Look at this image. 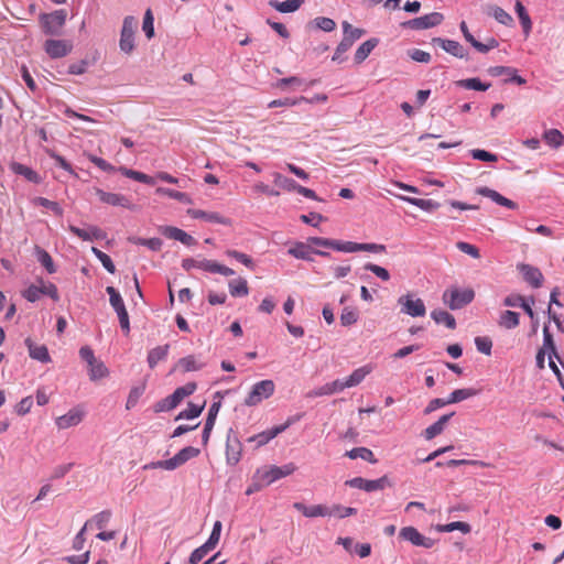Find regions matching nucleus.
<instances>
[{"mask_svg": "<svg viewBox=\"0 0 564 564\" xmlns=\"http://www.w3.org/2000/svg\"><path fill=\"white\" fill-rule=\"evenodd\" d=\"M296 470V466L293 463L285 464L283 466H267L256 471L254 478L259 482V487H265L272 482L292 475Z\"/></svg>", "mask_w": 564, "mask_h": 564, "instance_id": "f257e3e1", "label": "nucleus"}, {"mask_svg": "<svg viewBox=\"0 0 564 564\" xmlns=\"http://www.w3.org/2000/svg\"><path fill=\"white\" fill-rule=\"evenodd\" d=\"M475 297V292L470 288L459 289L456 286H452L444 291L442 295V301L445 305H447L451 310H460L464 306L468 305L473 302Z\"/></svg>", "mask_w": 564, "mask_h": 564, "instance_id": "f03ea898", "label": "nucleus"}, {"mask_svg": "<svg viewBox=\"0 0 564 564\" xmlns=\"http://www.w3.org/2000/svg\"><path fill=\"white\" fill-rule=\"evenodd\" d=\"M138 28V21L132 15H127L123 19L122 28L120 32V40H119V47L121 52H123L127 55L132 54L134 51L135 44H134V34L135 30Z\"/></svg>", "mask_w": 564, "mask_h": 564, "instance_id": "7ed1b4c3", "label": "nucleus"}, {"mask_svg": "<svg viewBox=\"0 0 564 564\" xmlns=\"http://www.w3.org/2000/svg\"><path fill=\"white\" fill-rule=\"evenodd\" d=\"M275 390V384L272 380H262L254 383L251 391L245 399V404L248 406H254L262 400L270 398Z\"/></svg>", "mask_w": 564, "mask_h": 564, "instance_id": "20e7f679", "label": "nucleus"}, {"mask_svg": "<svg viewBox=\"0 0 564 564\" xmlns=\"http://www.w3.org/2000/svg\"><path fill=\"white\" fill-rule=\"evenodd\" d=\"M66 11L61 9L52 13H43L40 15V22L45 34L57 35L66 21Z\"/></svg>", "mask_w": 564, "mask_h": 564, "instance_id": "39448f33", "label": "nucleus"}, {"mask_svg": "<svg viewBox=\"0 0 564 564\" xmlns=\"http://www.w3.org/2000/svg\"><path fill=\"white\" fill-rule=\"evenodd\" d=\"M333 249L341 252L368 251L373 253H382L386 251V246L378 243H358L352 241L334 240Z\"/></svg>", "mask_w": 564, "mask_h": 564, "instance_id": "423d86ee", "label": "nucleus"}, {"mask_svg": "<svg viewBox=\"0 0 564 564\" xmlns=\"http://www.w3.org/2000/svg\"><path fill=\"white\" fill-rule=\"evenodd\" d=\"M346 486L351 488L362 489L367 492L378 491L384 489L389 485V480L387 476H382L381 478L369 480L362 477H355L345 482Z\"/></svg>", "mask_w": 564, "mask_h": 564, "instance_id": "0eeeda50", "label": "nucleus"}, {"mask_svg": "<svg viewBox=\"0 0 564 564\" xmlns=\"http://www.w3.org/2000/svg\"><path fill=\"white\" fill-rule=\"evenodd\" d=\"M43 48L51 58L67 56L73 50V43L67 40H46Z\"/></svg>", "mask_w": 564, "mask_h": 564, "instance_id": "6e6552de", "label": "nucleus"}, {"mask_svg": "<svg viewBox=\"0 0 564 564\" xmlns=\"http://www.w3.org/2000/svg\"><path fill=\"white\" fill-rule=\"evenodd\" d=\"M398 302L402 306V313L412 317L424 316L426 313L424 302L421 299H414L411 294L399 297Z\"/></svg>", "mask_w": 564, "mask_h": 564, "instance_id": "1a4fd4ad", "label": "nucleus"}, {"mask_svg": "<svg viewBox=\"0 0 564 564\" xmlns=\"http://www.w3.org/2000/svg\"><path fill=\"white\" fill-rule=\"evenodd\" d=\"M85 417V411L80 406L72 408L67 413L57 416L55 424L58 430L77 426Z\"/></svg>", "mask_w": 564, "mask_h": 564, "instance_id": "9d476101", "label": "nucleus"}, {"mask_svg": "<svg viewBox=\"0 0 564 564\" xmlns=\"http://www.w3.org/2000/svg\"><path fill=\"white\" fill-rule=\"evenodd\" d=\"M400 538L405 541H409L415 546H422L425 549H431L434 545V540L421 534L416 528L414 527H404L400 530Z\"/></svg>", "mask_w": 564, "mask_h": 564, "instance_id": "9b49d317", "label": "nucleus"}, {"mask_svg": "<svg viewBox=\"0 0 564 564\" xmlns=\"http://www.w3.org/2000/svg\"><path fill=\"white\" fill-rule=\"evenodd\" d=\"M443 20L444 17L442 13L432 12L423 17L410 20L405 22L403 25L409 26L413 30H425L441 24Z\"/></svg>", "mask_w": 564, "mask_h": 564, "instance_id": "f8f14e48", "label": "nucleus"}, {"mask_svg": "<svg viewBox=\"0 0 564 564\" xmlns=\"http://www.w3.org/2000/svg\"><path fill=\"white\" fill-rule=\"evenodd\" d=\"M95 195L99 198L100 202L107 205L121 206L127 209H133V204L127 196L122 194L109 193L101 188H95Z\"/></svg>", "mask_w": 564, "mask_h": 564, "instance_id": "ddd939ff", "label": "nucleus"}, {"mask_svg": "<svg viewBox=\"0 0 564 564\" xmlns=\"http://www.w3.org/2000/svg\"><path fill=\"white\" fill-rule=\"evenodd\" d=\"M460 31L465 37V40L470 43V45L480 53H487L492 48H496L499 44L498 41L494 37H489L486 43H481L477 41L474 35L469 32L467 24L465 21L460 22Z\"/></svg>", "mask_w": 564, "mask_h": 564, "instance_id": "4468645a", "label": "nucleus"}, {"mask_svg": "<svg viewBox=\"0 0 564 564\" xmlns=\"http://www.w3.org/2000/svg\"><path fill=\"white\" fill-rule=\"evenodd\" d=\"M293 508L306 518L332 517L329 507L325 505L306 506L303 502H294Z\"/></svg>", "mask_w": 564, "mask_h": 564, "instance_id": "2eb2a0df", "label": "nucleus"}, {"mask_svg": "<svg viewBox=\"0 0 564 564\" xmlns=\"http://www.w3.org/2000/svg\"><path fill=\"white\" fill-rule=\"evenodd\" d=\"M289 254L293 256L296 259L308 260L312 261V253H315L321 257H329V252L322 250H314L310 247L308 243L296 242L292 248L289 249Z\"/></svg>", "mask_w": 564, "mask_h": 564, "instance_id": "dca6fc26", "label": "nucleus"}, {"mask_svg": "<svg viewBox=\"0 0 564 564\" xmlns=\"http://www.w3.org/2000/svg\"><path fill=\"white\" fill-rule=\"evenodd\" d=\"M476 193L478 195L488 197L496 204L507 207L509 209H516L518 207L517 203L502 196L500 193H498L497 191L491 189L489 187H486V186L477 187Z\"/></svg>", "mask_w": 564, "mask_h": 564, "instance_id": "f3484780", "label": "nucleus"}, {"mask_svg": "<svg viewBox=\"0 0 564 564\" xmlns=\"http://www.w3.org/2000/svg\"><path fill=\"white\" fill-rule=\"evenodd\" d=\"M291 423H292V421L288 420L282 425L275 426V427H273L271 430L261 432V433H259L257 435H253V436L249 437L248 442H257V446H263L267 443H269L272 438L278 436L280 433L285 431L290 426Z\"/></svg>", "mask_w": 564, "mask_h": 564, "instance_id": "a211bd4d", "label": "nucleus"}, {"mask_svg": "<svg viewBox=\"0 0 564 564\" xmlns=\"http://www.w3.org/2000/svg\"><path fill=\"white\" fill-rule=\"evenodd\" d=\"M69 231L76 235L84 241L101 240L106 238V232L96 226H89L87 229H82L76 226H69Z\"/></svg>", "mask_w": 564, "mask_h": 564, "instance_id": "6ab92c4d", "label": "nucleus"}, {"mask_svg": "<svg viewBox=\"0 0 564 564\" xmlns=\"http://www.w3.org/2000/svg\"><path fill=\"white\" fill-rule=\"evenodd\" d=\"M161 232L166 238L177 240L185 246H193L196 243V240L191 235L177 227L165 226L161 228Z\"/></svg>", "mask_w": 564, "mask_h": 564, "instance_id": "aec40b11", "label": "nucleus"}, {"mask_svg": "<svg viewBox=\"0 0 564 564\" xmlns=\"http://www.w3.org/2000/svg\"><path fill=\"white\" fill-rule=\"evenodd\" d=\"M241 451L242 448L239 440L236 436H228L226 443V459L229 465L235 466L239 463L241 458Z\"/></svg>", "mask_w": 564, "mask_h": 564, "instance_id": "412c9836", "label": "nucleus"}, {"mask_svg": "<svg viewBox=\"0 0 564 564\" xmlns=\"http://www.w3.org/2000/svg\"><path fill=\"white\" fill-rule=\"evenodd\" d=\"M519 270L521 271L524 280L533 288H540L542 285L543 274L538 268L530 264H520Z\"/></svg>", "mask_w": 564, "mask_h": 564, "instance_id": "4be33fe9", "label": "nucleus"}, {"mask_svg": "<svg viewBox=\"0 0 564 564\" xmlns=\"http://www.w3.org/2000/svg\"><path fill=\"white\" fill-rule=\"evenodd\" d=\"M492 76H501L502 73L507 74L505 83H516L518 85H524L527 80L517 74V69L508 66H495L489 69Z\"/></svg>", "mask_w": 564, "mask_h": 564, "instance_id": "5701e85b", "label": "nucleus"}, {"mask_svg": "<svg viewBox=\"0 0 564 564\" xmlns=\"http://www.w3.org/2000/svg\"><path fill=\"white\" fill-rule=\"evenodd\" d=\"M25 345L29 349V355L31 358L39 360L41 362L51 361V357L45 345H36L32 341L31 338L25 339Z\"/></svg>", "mask_w": 564, "mask_h": 564, "instance_id": "b1692460", "label": "nucleus"}, {"mask_svg": "<svg viewBox=\"0 0 564 564\" xmlns=\"http://www.w3.org/2000/svg\"><path fill=\"white\" fill-rule=\"evenodd\" d=\"M198 269L212 272L219 273L225 276H230L235 274V271L226 265L219 264L216 261L203 259L199 261Z\"/></svg>", "mask_w": 564, "mask_h": 564, "instance_id": "393cba45", "label": "nucleus"}, {"mask_svg": "<svg viewBox=\"0 0 564 564\" xmlns=\"http://www.w3.org/2000/svg\"><path fill=\"white\" fill-rule=\"evenodd\" d=\"M305 0H285V1H278V0H270L269 6L276 11L281 13H291L297 11Z\"/></svg>", "mask_w": 564, "mask_h": 564, "instance_id": "a878e982", "label": "nucleus"}, {"mask_svg": "<svg viewBox=\"0 0 564 564\" xmlns=\"http://www.w3.org/2000/svg\"><path fill=\"white\" fill-rule=\"evenodd\" d=\"M188 214L193 218H202V219H204V220H206L208 223H215V224H221V225H229L230 224L228 218L223 217L218 213H208V212H204V210H200V209H189Z\"/></svg>", "mask_w": 564, "mask_h": 564, "instance_id": "bb28decb", "label": "nucleus"}, {"mask_svg": "<svg viewBox=\"0 0 564 564\" xmlns=\"http://www.w3.org/2000/svg\"><path fill=\"white\" fill-rule=\"evenodd\" d=\"M10 169L13 173L24 176L28 181L39 184L41 182L40 175L31 167L19 162H11Z\"/></svg>", "mask_w": 564, "mask_h": 564, "instance_id": "cd10ccee", "label": "nucleus"}, {"mask_svg": "<svg viewBox=\"0 0 564 564\" xmlns=\"http://www.w3.org/2000/svg\"><path fill=\"white\" fill-rule=\"evenodd\" d=\"M434 41L437 42L444 51L455 57L464 58L467 55L464 47L457 41L444 39H434Z\"/></svg>", "mask_w": 564, "mask_h": 564, "instance_id": "c85d7f7f", "label": "nucleus"}, {"mask_svg": "<svg viewBox=\"0 0 564 564\" xmlns=\"http://www.w3.org/2000/svg\"><path fill=\"white\" fill-rule=\"evenodd\" d=\"M514 11L520 20L524 36L528 37L532 30V21H531L529 13L527 12L523 3L520 0L516 1Z\"/></svg>", "mask_w": 564, "mask_h": 564, "instance_id": "c756f323", "label": "nucleus"}, {"mask_svg": "<svg viewBox=\"0 0 564 564\" xmlns=\"http://www.w3.org/2000/svg\"><path fill=\"white\" fill-rule=\"evenodd\" d=\"M453 415L454 413L442 415L435 423H433L432 425L424 430V437L426 440H432L435 436L440 435L444 431L446 423Z\"/></svg>", "mask_w": 564, "mask_h": 564, "instance_id": "7c9ffc66", "label": "nucleus"}, {"mask_svg": "<svg viewBox=\"0 0 564 564\" xmlns=\"http://www.w3.org/2000/svg\"><path fill=\"white\" fill-rule=\"evenodd\" d=\"M195 390H196V383L188 382V383L177 388L171 395H169L170 402L172 403V405H178L184 398L194 393Z\"/></svg>", "mask_w": 564, "mask_h": 564, "instance_id": "2f4dec72", "label": "nucleus"}, {"mask_svg": "<svg viewBox=\"0 0 564 564\" xmlns=\"http://www.w3.org/2000/svg\"><path fill=\"white\" fill-rule=\"evenodd\" d=\"M203 368V364L199 362L195 356L189 355L181 358L174 366L173 370L181 369L183 372L197 371Z\"/></svg>", "mask_w": 564, "mask_h": 564, "instance_id": "473e14b6", "label": "nucleus"}, {"mask_svg": "<svg viewBox=\"0 0 564 564\" xmlns=\"http://www.w3.org/2000/svg\"><path fill=\"white\" fill-rule=\"evenodd\" d=\"M372 369L373 367L371 365H366L354 370L352 373L345 380V386H347V388L358 386L366 378V376L372 371Z\"/></svg>", "mask_w": 564, "mask_h": 564, "instance_id": "72a5a7b5", "label": "nucleus"}, {"mask_svg": "<svg viewBox=\"0 0 564 564\" xmlns=\"http://www.w3.org/2000/svg\"><path fill=\"white\" fill-rule=\"evenodd\" d=\"M378 39L375 37L364 42L355 53V62L357 64L362 63L369 56L372 50L378 45Z\"/></svg>", "mask_w": 564, "mask_h": 564, "instance_id": "f704fd0d", "label": "nucleus"}, {"mask_svg": "<svg viewBox=\"0 0 564 564\" xmlns=\"http://www.w3.org/2000/svg\"><path fill=\"white\" fill-rule=\"evenodd\" d=\"M170 345L158 346L151 349L148 354V364L150 368H154L159 361L167 357Z\"/></svg>", "mask_w": 564, "mask_h": 564, "instance_id": "c9c22d12", "label": "nucleus"}, {"mask_svg": "<svg viewBox=\"0 0 564 564\" xmlns=\"http://www.w3.org/2000/svg\"><path fill=\"white\" fill-rule=\"evenodd\" d=\"M229 292L234 297L247 296L249 294L248 282L243 278H238L229 282Z\"/></svg>", "mask_w": 564, "mask_h": 564, "instance_id": "e433bc0d", "label": "nucleus"}, {"mask_svg": "<svg viewBox=\"0 0 564 564\" xmlns=\"http://www.w3.org/2000/svg\"><path fill=\"white\" fill-rule=\"evenodd\" d=\"M431 317L437 324H444L447 328L454 329L456 327L455 317L444 310H434L431 313Z\"/></svg>", "mask_w": 564, "mask_h": 564, "instance_id": "4c0bfd02", "label": "nucleus"}, {"mask_svg": "<svg viewBox=\"0 0 564 564\" xmlns=\"http://www.w3.org/2000/svg\"><path fill=\"white\" fill-rule=\"evenodd\" d=\"M488 14L494 17L496 21L503 25L511 26L513 24L512 17L506 10L498 6H489Z\"/></svg>", "mask_w": 564, "mask_h": 564, "instance_id": "58836bf2", "label": "nucleus"}, {"mask_svg": "<svg viewBox=\"0 0 564 564\" xmlns=\"http://www.w3.org/2000/svg\"><path fill=\"white\" fill-rule=\"evenodd\" d=\"M400 199L405 200L423 210H435L440 207V204L432 199H423V198H414V197H408V196H398Z\"/></svg>", "mask_w": 564, "mask_h": 564, "instance_id": "ea45409f", "label": "nucleus"}, {"mask_svg": "<svg viewBox=\"0 0 564 564\" xmlns=\"http://www.w3.org/2000/svg\"><path fill=\"white\" fill-rule=\"evenodd\" d=\"M119 172L122 175H124L126 177L132 178L134 181L144 183V184H148V185H153L154 184V177H152V176H150V175H148L145 173H142V172H139V171H134V170H131V169H127L124 166L119 167Z\"/></svg>", "mask_w": 564, "mask_h": 564, "instance_id": "a19ab883", "label": "nucleus"}, {"mask_svg": "<svg viewBox=\"0 0 564 564\" xmlns=\"http://www.w3.org/2000/svg\"><path fill=\"white\" fill-rule=\"evenodd\" d=\"M519 323V314L513 311L502 312L498 321L499 326L506 329L516 328Z\"/></svg>", "mask_w": 564, "mask_h": 564, "instance_id": "79ce46f5", "label": "nucleus"}, {"mask_svg": "<svg viewBox=\"0 0 564 564\" xmlns=\"http://www.w3.org/2000/svg\"><path fill=\"white\" fill-rule=\"evenodd\" d=\"M272 176H273L274 184L279 188H281L282 191H285V192H295V189L297 187V183L294 180L289 178L279 172H274L272 174Z\"/></svg>", "mask_w": 564, "mask_h": 564, "instance_id": "37998d69", "label": "nucleus"}, {"mask_svg": "<svg viewBox=\"0 0 564 564\" xmlns=\"http://www.w3.org/2000/svg\"><path fill=\"white\" fill-rule=\"evenodd\" d=\"M346 388H347V386H345V381L335 380L333 382L326 383L323 387L318 388L314 392V394L315 395H329V394L340 392Z\"/></svg>", "mask_w": 564, "mask_h": 564, "instance_id": "c03bdc74", "label": "nucleus"}, {"mask_svg": "<svg viewBox=\"0 0 564 564\" xmlns=\"http://www.w3.org/2000/svg\"><path fill=\"white\" fill-rule=\"evenodd\" d=\"M346 456H348L351 459L361 458L371 464L377 463V459H376L373 453L369 448H366V447L352 448L346 453Z\"/></svg>", "mask_w": 564, "mask_h": 564, "instance_id": "a18cd8bd", "label": "nucleus"}, {"mask_svg": "<svg viewBox=\"0 0 564 564\" xmlns=\"http://www.w3.org/2000/svg\"><path fill=\"white\" fill-rule=\"evenodd\" d=\"M544 141L554 148H558L564 144V135L557 129H550L543 133Z\"/></svg>", "mask_w": 564, "mask_h": 564, "instance_id": "49530a36", "label": "nucleus"}, {"mask_svg": "<svg viewBox=\"0 0 564 564\" xmlns=\"http://www.w3.org/2000/svg\"><path fill=\"white\" fill-rule=\"evenodd\" d=\"M476 394L477 391L470 388L457 389L449 394V397L447 398V402H449V404L457 403L468 398H471Z\"/></svg>", "mask_w": 564, "mask_h": 564, "instance_id": "de8ad7c7", "label": "nucleus"}, {"mask_svg": "<svg viewBox=\"0 0 564 564\" xmlns=\"http://www.w3.org/2000/svg\"><path fill=\"white\" fill-rule=\"evenodd\" d=\"M106 292L109 295V302L116 313L126 308L124 302L120 295V293L113 286H107Z\"/></svg>", "mask_w": 564, "mask_h": 564, "instance_id": "09e8293b", "label": "nucleus"}, {"mask_svg": "<svg viewBox=\"0 0 564 564\" xmlns=\"http://www.w3.org/2000/svg\"><path fill=\"white\" fill-rule=\"evenodd\" d=\"M343 30H344V40H348L350 44H354V42L358 39H360L365 34V30L354 28L350 23L344 22L343 23Z\"/></svg>", "mask_w": 564, "mask_h": 564, "instance_id": "8fccbe9b", "label": "nucleus"}, {"mask_svg": "<svg viewBox=\"0 0 564 564\" xmlns=\"http://www.w3.org/2000/svg\"><path fill=\"white\" fill-rule=\"evenodd\" d=\"M129 241L134 245L145 246L153 251L161 250L162 245H163V242L160 238L144 239V238L132 237V238H129Z\"/></svg>", "mask_w": 564, "mask_h": 564, "instance_id": "3c124183", "label": "nucleus"}, {"mask_svg": "<svg viewBox=\"0 0 564 564\" xmlns=\"http://www.w3.org/2000/svg\"><path fill=\"white\" fill-rule=\"evenodd\" d=\"M88 367H89V378L91 380H98L108 375V370H107L106 366L104 365V362L98 361L97 359L95 360L94 364H89Z\"/></svg>", "mask_w": 564, "mask_h": 564, "instance_id": "603ef678", "label": "nucleus"}, {"mask_svg": "<svg viewBox=\"0 0 564 564\" xmlns=\"http://www.w3.org/2000/svg\"><path fill=\"white\" fill-rule=\"evenodd\" d=\"M91 252L95 254V257L101 262V264L104 265V268L109 272V273H115L116 272V267L111 260V258L102 252L101 250H99L98 248L96 247H93L91 248Z\"/></svg>", "mask_w": 564, "mask_h": 564, "instance_id": "864d4df0", "label": "nucleus"}, {"mask_svg": "<svg viewBox=\"0 0 564 564\" xmlns=\"http://www.w3.org/2000/svg\"><path fill=\"white\" fill-rule=\"evenodd\" d=\"M111 518L110 511H101L97 513L91 520H88L86 523H90L89 528L96 527L98 530L104 529Z\"/></svg>", "mask_w": 564, "mask_h": 564, "instance_id": "5fc2aeb1", "label": "nucleus"}, {"mask_svg": "<svg viewBox=\"0 0 564 564\" xmlns=\"http://www.w3.org/2000/svg\"><path fill=\"white\" fill-rule=\"evenodd\" d=\"M203 409H204V404L196 405V404L189 403L185 410L180 412V414L177 415L176 420H182V419L191 420V419H195V417L199 416V414L202 413Z\"/></svg>", "mask_w": 564, "mask_h": 564, "instance_id": "6e6d98bb", "label": "nucleus"}, {"mask_svg": "<svg viewBox=\"0 0 564 564\" xmlns=\"http://www.w3.org/2000/svg\"><path fill=\"white\" fill-rule=\"evenodd\" d=\"M457 85L460 87H464L466 89H474V90H480V91H485L490 87L489 84H482L478 78L463 79V80H459L457 83Z\"/></svg>", "mask_w": 564, "mask_h": 564, "instance_id": "4d7b16f0", "label": "nucleus"}, {"mask_svg": "<svg viewBox=\"0 0 564 564\" xmlns=\"http://www.w3.org/2000/svg\"><path fill=\"white\" fill-rule=\"evenodd\" d=\"M154 18L151 9H148L143 17L142 30L145 36L150 40L154 36Z\"/></svg>", "mask_w": 564, "mask_h": 564, "instance_id": "13d9d810", "label": "nucleus"}, {"mask_svg": "<svg viewBox=\"0 0 564 564\" xmlns=\"http://www.w3.org/2000/svg\"><path fill=\"white\" fill-rule=\"evenodd\" d=\"M226 254L230 258L236 259L249 269H254V262L251 257L237 250H227Z\"/></svg>", "mask_w": 564, "mask_h": 564, "instance_id": "bf43d9fd", "label": "nucleus"}, {"mask_svg": "<svg viewBox=\"0 0 564 564\" xmlns=\"http://www.w3.org/2000/svg\"><path fill=\"white\" fill-rule=\"evenodd\" d=\"M37 260L47 270L48 273H54L56 271L53 259L47 251L39 249Z\"/></svg>", "mask_w": 564, "mask_h": 564, "instance_id": "052dcab7", "label": "nucleus"}, {"mask_svg": "<svg viewBox=\"0 0 564 564\" xmlns=\"http://www.w3.org/2000/svg\"><path fill=\"white\" fill-rule=\"evenodd\" d=\"M34 204L51 209L57 216L63 215V208L56 202L50 200L44 197H36L34 199Z\"/></svg>", "mask_w": 564, "mask_h": 564, "instance_id": "680f3d73", "label": "nucleus"}, {"mask_svg": "<svg viewBox=\"0 0 564 564\" xmlns=\"http://www.w3.org/2000/svg\"><path fill=\"white\" fill-rule=\"evenodd\" d=\"M475 345L478 351L489 356L491 354L492 340L487 336H478L475 338Z\"/></svg>", "mask_w": 564, "mask_h": 564, "instance_id": "e2e57ef3", "label": "nucleus"}, {"mask_svg": "<svg viewBox=\"0 0 564 564\" xmlns=\"http://www.w3.org/2000/svg\"><path fill=\"white\" fill-rule=\"evenodd\" d=\"M329 509L332 511V517L334 516L339 519H343V518H346L349 516H354L357 513V509L351 508V507H343L340 505H334Z\"/></svg>", "mask_w": 564, "mask_h": 564, "instance_id": "0e129e2a", "label": "nucleus"}, {"mask_svg": "<svg viewBox=\"0 0 564 564\" xmlns=\"http://www.w3.org/2000/svg\"><path fill=\"white\" fill-rule=\"evenodd\" d=\"M364 268H365V270L372 272L375 275H377L382 281H389L390 280V273L383 267H380V265L375 264V263H366Z\"/></svg>", "mask_w": 564, "mask_h": 564, "instance_id": "69168bd1", "label": "nucleus"}, {"mask_svg": "<svg viewBox=\"0 0 564 564\" xmlns=\"http://www.w3.org/2000/svg\"><path fill=\"white\" fill-rule=\"evenodd\" d=\"M212 550L204 543L199 547L195 549L188 558L189 564L199 563Z\"/></svg>", "mask_w": 564, "mask_h": 564, "instance_id": "338daca9", "label": "nucleus"}, {"mask_svg": "<svg viewBox=\"0 0 564 564\" xmlns=\"http://www.w3.org/2000/svg\"><path fill=\"white\" fill-rule=\"evenodd\" d=\"M199 453H200V451L198 448L193 447V446H187V447L182 448L177 453V456H178L181 463L184 465L189 459L197 457L199 455Z\"/></svg>", "mask_w": 564, "mask_h": 564, "instance_id": "774afa93", "label": "nucleus"}]
</instances>
